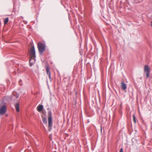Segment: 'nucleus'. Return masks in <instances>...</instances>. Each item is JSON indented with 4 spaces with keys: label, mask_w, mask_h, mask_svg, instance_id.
<instances>
[{
    "label": "nucleus",
    "mask_w": 152,
    "mask_h": 152,
    "mask_svg": "<svg viewBox=\"0 0 152 152\" xmlns=\"http://www.w3.org/2000/svg\"><path fill=\"white\" fill-rule=\"evenodd\" d=\"M48 127L49 129V131H50L52 126V118L51 113H50L48 115Z\"/></svg>",
    "instance_id": "20e7f679"
},
{
    "label": "nucleus",
    "mask_w": 152,
    "mask_h": 152,
    "mask_svg": "<svg viewBox=\"0 0 152 152\" xmlns=\"http://www.w3.org/2000/svg\"><path fill=\"white\" fill-rule=\"evenodd\" d=\"M133 120L134 121V122L135 123H136V121H135V118L134 115H133Z\"/></svg>",
    "instance_id": "ddd939ff"
},
{
    "label": "nucleus",
    "mask_w": 152,
    "mask_h": 152,
    "mask_svg": "<svg viewBox=\"0 0 152 152\" xmlns=\"http://www.w3.org/2000/svg\"><path fill=\"white\" fill-rule=\"evenodd\" d=\"M8 20H9L8 18H5V19L4 20V24H7L8 23Z\"/></svg>",
    "instance_id": "9d476101"
},
{
    "label": "nucleus",
    "mask_w": 152,
    "mask_h": 152,
    "mask_svg": "<svg viewBox=\"0 0 152 152\" xmlns=\"http://www.w3.org/2000/svg\"><path fill=\"white\" fill-rule=\"evenodd\" d=\"M150 71V69L149 66L147 65H145L144 66V72L146 74V78L149 77Z\"/></svg>",
    "instance_id": "7ed1b4c3"
},
{
    "label": "nucleus",
    "mask_w": 152,
    "mask_h": 152,
    "mask_svg": "<svg viewBox=\"0 0 152 152\" xmlns=\"http://www.w3.org/2000/svg\"><path fill=\"white\" fill-rule=\"evenodd\" d=\"M120 152H123V149L122 148H121L120 150Z\"/></svg>",
    "instance_id": "4468645a"
},
{
    "label": "nucleus",
    "mask_w": 152,
    "mask_h": 152,
    "mask_svg": "<svg viewBox=\"0 0 152 152\" xmlns=\"http://www.w3.org/2000/svg\"><path fill=\"white\" fill-rule=\"evenodd\" d=\"M9 149H10V147H9Z\"/></svg>",
    "instance_id": "f3484780"
},
{
    "label": "nucleus",
    "mask_w": 152,
    "mask_h": 152,
    "mask_svg": "<svg viewBox=\"0 0 152 152\" xmlns=\"http://www.w3.org/2000/svg\"><path fill=\"white\" fill-rule=\"evenodd\" d=\"M121 88L123 90H125L127 88L126 84L123 82L121 83Z\"/></svg>",
    "instance_id": "0eeeda50"
},
{
    "label": "nucleus",
    "mask_w": 152,
    "mask_h": 152,
    "mask_svg": "<svg viewBox=\"0 0 152 152\" xmlns=\"http://www.w3.org/2000/svg\"><path fill=\"white\" fill-rule=\"evenodd\" d=\"M30 57L29 59V64L31 66L35 63V52L34 47L32 46L30 51Z\"/></svg>",
    "instance_id": "f257e3e1"
},
{
    "label": "nucleus",
    "mask_w": 152,
    "mask_h": 152,
    "mask_svg": "<svg viewBox=\"0 0 152 152\" xmlns=\"http://www.w3.org/2000/svg\"><path fill=\"white\" fill-rule=\"evenodd\" d=\"M15 94H13V96L15 97L16 98H18L19 97V95L18 94H16L15 95Z\"/></svg>",
    "instance_id": "f8f14e48"
},
{
    "label": "nucleus",
    "mask_w": 152,
    "mask_h": 152,
    "mask_svg": "<svg viewBox=\"0 0 152 152\" xmlns=\"http://www.w3.org/2000/svg\"><path fill=\"white\" fill-rule=\"evenodd\" d=\"M37 47L39 52L41 53H42L45 50V45L41 42L38 43Z\"/></svg>",
    "instance_id": "f03ea898"
},
{
    "label": "nucleus",
    "mask_w": 152,
    "mask_h": 152,
    "mask_svg": "<svg viewBox=\"0 0 152 152\" xmlns=\"http://www.w3.org/2000/svg\"><path fill=\"white\" fill-rule=\"evenodd\" d=\"M7 108L5 105L2 106L0 109V114L3 115L6 112Z\"/></svg>",
    "instance_id": "39448f33"
},
{
    "label": "nucleus",
    "mask_w": 152,
    "mask_h": 152,
    "mask_svg": "<svg viewBox=\"0 0 152 152\" xmlns=\"http://www.w3.org/2000/svg\"><path fill=\"white\" fill-rule=\"evenodd\" d=\"M43 107L42 105H39L37 107V110L39 112H41L43 110Z\"/></svg>",
    "instance_id": "1a4fd4ad"
},
{
    "label": "nucleus",
    "mask_w": 152,
    "mask_h": 152,
    "mask_svg": "<svg viewBox=\"0 0 152 152\" xmlns=\"http://www.w3.org/2000/svg\"><path fill=\"white\" fill-rule=\"evenodd\" d=\"M46 69L47 74L48 75L49 78L50 79L51 78V74H50V72L49 70V68L47 66L46 67Z\"/></svg>",
    "instance_id": "423d86ee"
},
{
    "label": "nucleus",
    "mask_w": 152,
    "mask_h": 152,
    "mask_svg": "<svg viewBox=\"0 0 152 152\" xmlns=\"http://www.w3.org/2000/svg\"><path fill=\"white\" fill-rule=\"evenodd\" d=\"M151 27H152V20L151 21Z\"/></svg>",
    "instance_id": "2eb2a0df"
},
{
    "label": "nucleus",
    "mask_w": 152,
    "mask_h": 152,
    "mask_svg": "<svg viewBox=\"0 0 152 152\" xmlns=\"http://www.w3.org/2000/svg\"><path fill=\"white\" fill-rule=\"evenodd\" d=\"M43 122L44 123L46 124L47 123V120L46 118H43Z\"/></svg>",
    "instance_id": "9b49d317"
},
{
    "label": "nucleus",
    "mask_w": 152,
    "mask_h": 152,
    "mask_svg": "<svg viewBox=\"0 0 152 152\" xmlns=\"http://www.w3.org/2000/svg\"><path fill=\"white\" fill-rule=\"evenodd\" d=\"M15 106L16 111L18 112L19 111L20 108L19 103H16L15 104Z\"/></svg>",
    "instance_id": "6e6552de"
},
{
    "label": "nucleus",
    "mask_w": 152,
    "mask_h": 152,
    "mask_svg": "<svg viewBox=\"0 0 152 152\" xmlns=\"http://www.w3.org/2000/svg\"><path fill=\"white\" fill-rule=\"evenodd\" d=\"M21 81V80H20L19 81V83L20 84V82Z\"/></svg>",
    "instance_id": "dca6fc26"
}]
</instances>
